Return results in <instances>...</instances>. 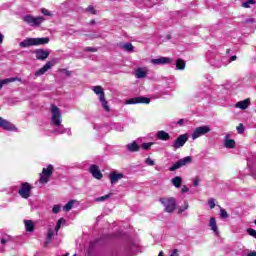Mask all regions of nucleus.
Here are the masks:
<instances>
[{
    "instance_id": "nucleus-55",
    "label": "nucleus",
    "mask_w": 256,
    "mask_h": 256,
    "mask_svg": "<svg viewBox=\"0 0 256 256\" xmlns=\"http://www.w3.org/2000/svg\"><path fill=\"white\" fill-rule=\"evenodd\" d=\"M230 60H231V61H236V60H237V56H232V57L230 58Z\"/></svg>"
},
{
    "instance_id": "nucleus-49",
    "label": "nucleus",
    "mask_w": 256,
    "mask_h": 256,
    "mask_svg": "<svg viewBox=\"0 0 256 256\" xmlns=\"http://www.w3.org/2000/svg\"><path fill=\"white\" fill-rule=\"evenodd\" d=\"M188 192H189V188L187 187V185H183L181 193H188Z\"/></svg>"
},
{
    "instance_id": "nucleus-14",
    "label": "nucleus",
    "mask_w": 256,
    "mask_h": 256,
    "mask_svg": "<svg viewBox=\"0 0 256 256\" xmlns=\"http://www.w3.org/2000/svg\"><path fill=\"white\" fill-rule=\"evenodd\" d=\"M136 79H145L147 75H149V68L148 67H140L136 69L134 73Z\"/></svg>"
},
{
    "instance_id": "nucleus-57",
    "label": "nucleus",
    "mask_w": 256,
    "mask_h": 256,
    "mask_svg": "<svg viewBox=\"0 0 256 256\" xmlns=\"http://www.w3.org/2000/svg\"><path fill=\"white\" fill-rule=\"evenodd\" d=\"M90 25H95V20H91Z\"/></svg>"
},
{
    "instance_id": "nucleus-23",
    "label": "nucleus",
    "mask_w": 256,
    "mask_h": 256,
    "mask_svg": "<svg viewBox=\"0 0 256 256\" xmlns=\"http://www.w3.org/2000/svg\"><path fill=\"white\" fill-rule=\"evenodd\" d=\"M224 147H226V149H235V140L229 139V136H225Z\"/></svg>"
},
{
    "instance_id": "nucleus-31",
    "label": "nucleus",
    "mask_w": 256,
    "mask_h": 256,
    "mask_svg": "<svg viewBox=\"0 0 256 256\" xmlns=\"http://www.w3.org/2000/svg\"><path fill=\"white\" fill-rule=\"evenodd\" d=\"M255 3V0H246L241 4V7H243L244 9H251V5H255Z\"/></svg>"
},
{
    "instance_id": "nucleus-11",
    "label": "nucleus",
    "mask_w": 256,
    "mask_h": 256,
    "mask_svg": "<svg viewBox=\"0 0 256 256\" xmlns=\"http://www.w3.org/2000/svg\"><path fill=\"white\" fill-rule=\"evenodd\" d=\"M173 59L169 57H159L154 58L150 60L151 65L157 66V65H169V63H172Z\"/></svg>"
},
{
    "instance_id": "nucleus-34",
    "label": "nucleus",
    "mask_w": 256,
    "mask_h": 256,
    "mask_svg": "<svg viewBox=\"0 0 256 256\" xmlns=\"http://www.w3.org/2000/svg\"><path fill=\"white\" fill-rule=\"evenodd\" d=\"M189 209V202L184 201V204L178 208V213H184Z\"/></svg>"
},
{
    "instance_id": "nucleus-39",
    "label": "nucleus",
    "mask_w": 256,
    "mask_h": 256,
    "mask_svg": "<svg viewBox=\"0 0 256 256\" xmlns=\"http://www.w3.org/2000/svg\"><path fill=\"white\" fill-rule=\"evenodd\" d=\"M40 12L42 13V15H45L46 17H53V13L47 10V8H41Z\"/></svg>"
},
{
    "instance_id": "nucleus-54",
    "label": "nucleus",
    "mask_w": 256,
    "mask_h": 256,
    "mask_svg": "<svg viewBox=\"0 0 256 256\" xmlns=\"http://www.w3.org/2000/svg\"><path fill=\"white\" fill-rule=\"evenodd\" d=\"M65 73H66L67 77H71V72L70 71L65 70Z\"/></svg>"
},
{
    "instance_id": "nucleus-35",
    "label": "nucleus",
    "mask_w": 256,
    "mask_h": 256,
    "mask_svg": "<svg viewBox=\"0 0 256 256\" xmlns=\"http://www.w3.org/2000/svg\"><path fill=\"white\" fill-rule=\"evenodd\" d=\"M61 225H65V219L63 218H60L56 224V227H55L56 235L57 233H59V229H61Z\"/></svg>"
},
{
    "instance_id": "nucleus-4",
    "label": "nucleus",
    "mask_w": 256,
    "mask_h": 256,
    "mask_svg": "<svg viewBox=\"0 0 256 256\" xmlns=\"http://www.w3.org/2000/svg\"><path fill=\"white\" fill-rule=\"evenodd\" d=\"M50 113L52 115L51 117L52 125H61V123H63V118H62L61 110L59 109V107L52 104L50 107Z\"/></svg>"
},
{
    "instance_id": "nucleus-27",
    "label": "nucleus",
    "mask_w": 256,
    "mask_h": 256,
    "mask_svg": "<svg viewBox=\"0 0 256 256\" xmlns=\"http://www.w3.org/2000/svg\"><path fill=\"white\" fill-rule=\"evenodd\" d=\"M99 101H100L104 111H106V113H109V111H111V107H109V102H107V100L105 99V96L100 97Z\"/></svg>"
},
{
    "instance_id": "nucleus-44",
    "label": "nucleus",
    "mask_w": 256,
    "mask_h": 256,
    "mask_svg": "<svg viewBox=\"0 0 256 256\" xmlns=\"http://www.w3.org/2000/svg\"><path fill=\"white\" fill-rule=\"evenodd\" d=\"M145 163H146V165H148L149 167H153V165H155V160H153V159H151V158H147L146 160H145Z\"/></svg>"
},
{
    "instance_id": "nucleus-42",
    "label": "nucleus",
    "mask_w": 256,
    "mask_h": 256,
    "mask_svg": "<svg viewBox=\"0 0 256 256\" xmlns=\"http://www.w3.org/2000/svg\"><path fill=\"white\" fill-rule=\"evenodd\" d=\"M208 207H210V209H215V198L208 199Z\"/></svg>"
},
{
    "instance_id": "nucleus-58",
    "label": "nucleus",
    "mask_w": 256,
    "mask_h": 256,
    "mask_svg": "<svg viewBox=\"0 0 256 256\" xmlns=\"http://www.w3.org/2000/svg\"><path fill=\"white\" fill-rule=\"evenodd\" d=\"M158 256H163V251H160Z\"/></svg>"
},
{
    "instance_id": "nucleus-13",
    "label": "nucleus",
    "mask_w": 256,
    "mask_h": 256,
    "mask_svg": "<svg viewBox=\"0 0 256 256\" xmlns=\"http://www.w3.org/2000/svg\"><path fill=\"white\" fill-rule=\"evenodd\" d=\"M55 129L53 130V133H56V135H63L64 133H67V135L71 136V129L65 128L63 124L60 123V125H54Z\"/></svg>"
},
{
    "instance_id": "nucleus-32",
    "label": "nucleus",
    "mask_w": 256,
    "mask_h": 256,
    "mask_svg": "<svg viewBox=\"0 0 256 256\" xmlns=\"http://www.w3.org/2000/svg\"><path fill=\"white\" fill-rule=\"evenodd\" d=\"M120 47L124 51H128V52H133V49H134L133 44H131V43L121 44Z\"/></svg>"
},
{
    "instance_id": "nucleus-18",
    "label": "nucleus",
    "mask_w": 256,
    "mask_h": 256,
    "mask_svg": "<svg viewBox=\"0 0 256 256\" xmlns=\"http://www.w3.org/2000/svg\"><path fill=\"white\" fill-rule=\"evenodd\" d=\"M53 67V63L47 62L42 68H40L38 71H36L35 75L36 77H41V75H45Z\"/></svg>"
},
{
    "instance_id": "nucleus-37",
    "label": "nucleus",
    "mask_w": 256,
    "mask_h": 256,
    "mask_svg": "<svg viewBox=\"0 0 256 256\" xmlns=\"http://www.w3.org/2000/svg\"><path fill=\"white\" fill-rule=\"evenodd\" d=\"M113 195V193H109L105 196H101L95 199L96 202H103V201H107V199H109L111 196Z\"/></svg>"
},
{
    "instance_id": "nucleus-28",
    "label": "nucleus",
    "mask_w": 256,
    "mask_h": 256,
    "mask_svg": "<svg viewBox=\"0 0 256 256\" xmlns=\"http://www.w3.org/2000/svg\"><path fill=\"white\" fill-rule=\"evenodd\" d=\"M92 90L94 91V93H95L96 95L99 96V98H100V97H105V91H103V87H101V86H94V87L92 88Z\"/></svg>"
},
{
    "instance_id": "nucleus-46",
    "label": "nucleus",
    "mask_w": 256,
    "mask_h": 256,
    "mask_svg": "<svg viewBox=\"0 0 256 256\" xmlns=\"http://www.w3.org/2000/svg\"><path fill=\"white\" fill-rule=\"evenodd\" d=\"M61 211V206L59 205H54L53 208H52V212L57 214Z\"/></svg>"
},
{
    "instance_id": "nucleus-1",
    "label": "nucleus",
    "mask_w": 256,
    "mask_h": 256,
    "mask_svg": "<svg viewBox=\"0 0 256 256\" xmlns=\"http://www.w3.org/2000/svg\"><path fill=\"white\" fill-rule=\"evenodd\" d=\"M49 43V38H26L19 43V47L25 49L27 47H35L38 45H47Z\"/></svg>"
},
{
    "instance_id": "nucleus-8",
    "label": "nucleus",
    "mask_w": 256,
    "mask_h": 256,
    "mask_svg": "<svg viewBox=\"0 0 256 256\" xmlns=\"http://www.w3.org/2000/svg\"><path fill=\"white\" fill-rule=\"evenodd\" d=\"M31 189H33L31 184H29V182H24L21 184L18 194L20 197H22V199H29V197H31Z\"/></svg>"
},
{
    "instance_id": "nucleus-26",
    "label": "nucleus",
    "mask_w": 256,
    "mask_h": 256,
    "mask_svg": "<svg viewBox=\"0 0 256 256\" xmlns=\"http://www.w3.org/2000/svg\"><path fill=\"white\" fill-rule=\"evenodd\" d=\"M126 147L128 151H130V153H136L137 151H139V144H137L136 141L127 144Z\"/></svg>"
},
{
    "instance_id": "nucleus-40",
    "label": "nucleus",
    "mask_w": 256,
    "mask_h": 256,
    "mask_svg": "<svg viewBox=\"0 0 256 256\" xmlns=\"http://www.w3.org/2000/svg\"><path fill=\"white\" fill-rule=\"evenodd\" d=\"M220 217L222 219H227L229 217V214L227 213V211L223 208H220Z\"/></svg>"
},
{
    "instance_id": "nucleus-45",
    "label": "nucleus",
    "mask_w": 256,
    "mask_h": 256,
    "mask_svg": "<svg viewBox=\"0 0 256 256\" xmlns=\"http://www.w3.org/2000/svg\"><path fill=\"white\" fill-rule=\"evenodd\" d=\"M112 128L115 129V131H119V132L123 131V125L119 123L114 124Z\"/></svg>"
},
{
    "instance_id": "nucleus-48",
    "label": "nucleus",
    "mask_w": 256,
    "mask_h": 256,
    "mask_svg": "<svg viewBox=\"0 0 256 256\" xmlns=\"http://www.w3.org/2000/svg\"><path fill=\"white\" fill-rule=\"evenodd\" d=\"M186 119H180V120H178V125L180 126V127H183V125H185V123H186Z\"/></svg>"
},
{
    "instance_id": "nucleus-50",
    "label": "nucleus",
    "mask_w": 256,
    "mask_h": 256,
    "mask_svg": "<svg viewBox=\"0 0 256 256\" xmlns=\"http://www.w3.org/2000/svg\"><path fill=\"white\" fill-rule=\"evenodd\" d=\"M194 187H199V178L193 180Z\"/></svg>"
},
{
    "instance_id": "nucleus-6",
    "label": "nucleus",
    "mask_w": 256,
    "mask_h": 256,
    "mask_svg": "<svg viewBox=\"0 0 256 256\" xmlns=\"http://www.w3.org/2000/svg\"><path fill=\"white\" fill-rule=\"evenodd\" d=\"M193 162V158L191 156H186L180 160H178L176 163H174L170 168L169 171H177V169H181V167H185L187 165H190V163Z\"/></svg>"
},
{
    "instance_id": "nucleus-9",
    "label": "nucleus",
    "mask_w": 256,
    "mask_h": 256,
    "mask_svg": "<svg viewBox=\"0 0 256 256\" xmlns=\"http://www.w3.org/2000/svg\"><path fill=\"white\" fill-rule=\"evenodd\" d=\"M139 103L149 105L151 103V99L145 96L134 97L126 100L125 105H137Z\"/></svg>"
},
{
    "instance_id": "nucleus-10",
    "label": "nucleus",
    "mask_w": 256,
    "mask_h": 256,
    "mask_svg": "<svg viewBox=\"0 0 256 256\" xmlns=\"http://www.w3.org/2000/svg\"><path fill=\"white\" fill-rule=\"evenodd\" d=\"M187 141H189V136L187 134H182L172 143L171 147H173L174 151H177V149L184 147Z\"/></svg>"
},
{
    "instance_id": "nucleus-12",
    "label": "nucleus",
    "mask_w": 256,
    "mask_h": 256,
    "mask_svg": "<svg viewBox=\"0 0 256 256\" xmlns=\"http://www.w3.org/2000/svg\"><path fill=\"white\" fill-rule=\"evenodd\" d=\"M0 127L4 129L5 131H15L17 132V127L13 125V123L7 121L6 119H3L0 117Z\"/></svg>"
},
{
    "instance_id": "nucleus-15",
    "label": "nucleus",
    "mask_w": 256,
    "mask_h": 256,
    "mask_svg": "<svg viewBox=\"0 0 256 256\" xmlns=\"http://www.w3.org/2000/svg\"><path fill=\"white\" fill-rule=\"evenodd\" d=\"M125 177L124 173L111 172L109 175L111 185H117V182L121 181Z\"/></svg>"
},
{
    "instance_id": "nucleus-5",
    "label": "nucleus",
    "mask_w": 256,
    "mask_h": 256,
    "mask_svg": "<svg viewBox=\"0 0 256 256\" xmlns=\"http://www.w3.org/2000/svg\"><path fill=\"white\" fill-rule=\"evenodd\" d=\"M207 133H211V127L204 125V126H199L196 127L191 135L193 141L195 139H199V137H203V135H207Z\"/></svg>"
},
{
    "instance_id": "nucleus-19",
    "label": "nucleus",
    "mask_w": 256,
    "mask_h": 256,
    "mask_svg": "<svg viewBox=\"0 0 256 256\" xmlns=\"http://www.w3.org/2000/svg\"><path fill=\"white\" fill-rule=\"evenodd\" d=\"M156 139H159L160 141H169V139H171V135L165 132V130H160L156 133Z\"/></svg>"
},
{
    "instance_id": "nucleus-2",
    "label": "nucleus",
    "mask_w": 256,
    "mask_h": 256,
    "mask_svg": "<svg viewBox=\"0 0 256 256\" xmlns=\"http://www.w3.org/2000/svg\"><path fill=\"white\" fill-rule=\"evenodd\" d=\"M166 213H173L177 209V200L173 197H163L159 199Z\"/></svg>"
},
{
    "instance_id": "nucleus-17",
    "label": "nucleus",
    "mask_w": 256,
    "mask_h": 256,
    "mask_svg": "<svg viewBox=\"0 0 256 256\" xmlns=\"http://www.w3.org/2000/svg\"><path fill=\"white\" fill-rule=\"evenodd\" d=\"M36 59L39 61H45L47 57H49V51L43 50V49H37L35 50Z\"/></svg>"
},
{
    "instance_id": "nucleus-60",
    "label": "nucleus",
    "mask_w": 256,
    "mask_h": 256,
    "mask_svg": "<svg viewBox=\"0 0 256 256\" xmlns=\"http://www.w3.org/2000/svg\"><path fill=\"white\" fill-rule=\"evenodd\" d=\"M73 256H77V254H74Z\"/></svg>"
},
{
    "instance_id": "nucleus-52",
    "label": "nucleus",
    "mask_w": 256,
    "mask_h": 256,
    "mask_svg": "<svg viewBox=\"0 0 256 256\" xmlns=\"http://www.w3.org/2000/svg\"><path fill=\"white\" fill-rule=\"evenodd\" d=\"M170 256H179V253L178 251L175 249L172 251L171 255Z\"/></svg>"
},
{
    "instance_id": "nucleus-51",
    "label": "nucleus",
    "mask_w": 256,
    "mask_h": 256,
    "mask_svg": "<svg viewBox=\"0 0 256 256\" xmlns=\"http://www.w3.org/2000/svg\"><path fill=\"white\" fill-rule=\"evenodd\" d=\"M245 23H255V18H248L245 20Z\"/></svg>"
},
{
    "instance_id": "nucleus-22",
    "label": "nucleus",
    "mask_w": 256,
    "mask_h": 256,
    "mask_svg": "<svg viewBox=\"0 0 256 256\" xmlns=\"http://www.w3.org/2000/svg\"><path fill=\"white\" fill-rule=\"evenodd\" d=\"M171 183L176 189H180L181 185H183V178L181 176H175L172 178Z\"/></svg>"
},
{
    "instance_id": "nucleus-33",
    "label": "nucleus",
    "mask_w": 256,
    "mask_h": 256,
    "mask_svg": "<svg viewBox=\"0 0 256 256\" xmlns=\"http://www.w3.org/2000/svg\"><path fill=\"white\" fill-rule=\"evenodd\" d=\"M176 69L183 71L185 69V61L183 59L176 60Z\"/></svg>"
},
{
    "instance_id": "nucleus-3",
    "label": "nucleus",
    "mask_w": 256,
    "mask_h": 256,
    "mask_svg": "<svg viewBox=\"0 0 256 256\" xmlns=\"http://www.w3.org/2000/svg\"><path fill=\"white\" fill-rule=\"evenodd\" d=\"M22 21L30 25V27H39V25L45 21V18L43 16L35 17L31 14H27L22 17Z\"/></svg>"
},
{
    "instance_id": "nucleus-20",
    "label": "nucleus",
    "mask_w": 256,
    "mask_h": 256,
    "mask_svg": "<svg viewBox=\"0 0 256 256\" xmlns=\"http://www.w3.org/2000/svg\"><path fill=\"white\" fill-rule=\"evenodd\" d=\"M209 227L215 235H219V228L217 227V220H215V217H211L209 220Z\"/></svg>"
},
{
    "instance_id": "nucleus-21",
    "label": "nucleus",
    "mask_w": 256,
    "mask_h": 256,
    "mask_svg": "<svg viewBox=\"0 0 256 256\" xmlns=\"http://www.w3.org/2000/svg\"><path fill=\"white\" fill-rule=\"evenodd\" d=\"M15 81H21L19 77L6 78L4 80H0V89H3V85H9V83H15Z\"/></svg>"
},
{
    "instance_id": "nucleus-7",
    "label": "nucleus",
    "mask_w": 256,
    "mask_h": 256,
    "mask_svg": "<svg viewBox=\"0 0 256 256\" xmlns=\"http://www.w3.org/2000/svg\"><path fill=\"white\" fill-rule=\"evenodd\" d=\"M53 169V165L51 164L42 169V173H40V183H49V179H51V175H53Z\"/></svg>"
},
{
    "instance_id": "nucleus-30",
    "label": "nucleus",
    "mask_w": 256,
    "mask_h": 256,
    "mask_svg": "<svg viewBox=\"0 0 256 256\" xmlns=\"http://www.w3.org/2000/svg\"><path fill=\"white\" fill-rule=\"evenodd\" d=\"M53 237H55V231L50 228L47 232L46 243H51V241H53Z\"/></svg>"
},
{
    "instance_id": "nucleus-56",
    "label": "nucleus",
    "mask_w": 256,
    "mask_h": 256,
    "mask_svg": "<svg viewBox=\"0 0 256 256\" xmlns=\"http://www.w3.org/2000/svg\"><path fill=\"white\" fill-rule=\"evenodd\" d=\"M3 43V34L0 33V44Z\"/></svg>"
},
{
    "instance_id": "nucleus-43",
    "label": "nucleus",
    "mask_w": 256,
    "mask_h": 256,
    "mask_svg": "<svg viewBox=\"0 0 256 256\" xmlns=\"http://www.w3.org/2000/svg\"><path fill=\"white\" fill-rule=\"evenodd\" d=\"M236 130L238 131V133L240 135H242V133H245V126H243V124H239L237 127H236Z\"/></svg>"
},
{
    "instance_id": "nucleus-36",
    "label": "nucleus",
    "mask_w": 256,
    "mask_h": 256,
    "mask_svg": "<svg viewBox=\"0 0 256 256\" xmlns=\"http://www.w3.org/2000/svg\"><path fill=\"white\" fill-rule=\"evenodd\" d=\"M153 145H155V142L143 143V144L141 145V148H142L144 151H149V149H151V147H153Z\"/></svg>"
},
{
    "instance_id": "nucleus-29",
    "label": "nucleus",
    "mask_w": 256,
    "mask_h": 256,
    "mask_svg": "<svg viewBox=\"0 0 256 256\" xmlns=\"http://www.w3.org/2000/svg\"><path fill=\"white\" fill-rule=\"evenodd\" d=\"M75 203H77L76 200H70L64 207H63V211H65L66 213H68V211H71L73 209V206L75 205Z\"/></svg>"
},
{
    "instance_id": "nucleus-25",
    "label": "nucleus",
    "mask_w": 256,
    "mask_h": 256,
    "mask_svg": "<svg viewBox=\"0 0 256 256\" xmlns=\"http://www.w3.org/2000/svg\"><path fill=\"white\" fill-rule=\"evenodd\" d=\"M249 105H251V101L249 99H245L243 101H239L236 104V107H237V109L245 110V109H247V107H249Z\"/></svg>"
},
{
    "instance_id": "nucleus-38",
    "label": "nucleus",
    "mask_w": 256,
    "mask_h": 256,
    "mask_svg": "<svg viewBox=\"0 0 256 256\" xmlns=\"http://www.w3.org/2000/svg\"><path fill=\"white\" fill-rule=\"evenodd\" d=\"M86 13H91V15H97V10L95 9V7L93 5H89L86 8Z\"/></svg>"
},
{
    "instance_id": "nucleus-47",
    "label": "nucleus",
    "mask_w": 256,
    "mask_h": 256,
    "mask_svg": "<svg viewBox=\"0 0 256 256\" xmlns=\"http://www.w3.org/2000/svg\"><path fill=\"white\" fill-rule=\"evenodd\" d=\"M84 51H88V52H90V53H95V51H97V49H95V48H93V47H86V48L84 49Z\"/></svg>"
},
{
    "instance_id": "nucleus-53",
    "label": "nucleus",
    "mask_w": 256,
    "mask_h": 256,
    "mask_svg": "<svg viewBox=\"0 0 256 256\" xmlns=\"http://www.w3.org/2000/svg\"><path fill=\"white\" fill-rule=\"evenodd\" d=\"M246 256H256V252L255 251H251Z\"/></svg>"
},
{
    "instance_id": "nucleus-16",
    "label": "nucleus",
    "mask_w": 256,
    "mask_h": 256,
    "mask_svg": "<svg viewBox=\"0 0 256 256\" xmlns=\"http://www.w3.org/2000/svg\"><path fill=\"white\" fill-rule=\"evenodd\" d=\"M91 175L94 177V179L101 180L103 179V174L101 173V170L99 169V166L92 165L89 169Z\"/></svg>"
},
{
    "instance_id": "nucleus-59",
    "label": "nucleus",
    "mask_w": 256,
    "mask_h": 256,
    "mask_svg": "<svg viewBox=\"0 0 256 256\" xmlns=\"http://www.w3.org/2000/svg\"><path fill=\"white\" fill-rule=\"evenodd\" d=\"M254 225H256V220L254 221Z\"/></svg>"
},
{
    "instance_id": "nucleus-41",
    "label": "nucleus",
    "mask_w": 256,
    "mask_h": 256,
    "mask_svg": "<svg viewBox=\"0 0 256 256\" xmlns=\"http://www.w3.org/2000/svg\"><path fill=\"white\" fill-rule=\"evenodd\" d=\"M9 241H11V236H3V237L1 238V240H0V243H1L2 245H5V244L9 243Z\"/></svg>"
},
{
    "instance_id": "nucleus-24",
    "label": "nucleus",
    "mask_w": 256,
    "mask_h": 256,
    "mask_svg": "<svg viewBox=\"0 0 256 256\" xmlns=\"http://www.w3.org/2000/svg\"><path fill=\"white\" fill-rule=\"evenodd\" d=\"M24 225L26 231L33 233L35 231V223L32 220H24Z\"/></svg>"
}]
</instances>
